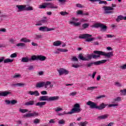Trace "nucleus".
Here are the masks:
<instances>
[{"mask_svg": "<svg viewBox=\"0 0 126 126\" xmlns=\"http://www.w3.org/2000/svg\"><path fill=\"white\" fill-rule=\"evenodd\" d=\"M62 45V41L60 40H57L54 42H53V46H55V47H59Z\"/></svg>", "mask_w": 126, "mask_h": 126, "instance_id": "obj_20", "label": "nucleus"}, {"mask_svg": "<svg viewBox=\"0 0 126 126\" xmlns=\"http://www.w3.org/2000/svg\"><path fill=\"white\" fill-rule=\"evenodd\" d=\"M19 112L22 113V114H24L25 113H26V112H28V109H22L20 108L19 109Z\"/></svg>", "mask_w": 126, "mask_h": 126, "instance_id": "obj_36", "label": "nucleus"}, {"mask_svg": "<svg viewBox=\"0 0 126 126\" xmlns=\"http://www.w3.org/2000/svg\"><path fill=\"white\" fill-rule=\"evenodd\" d=\"M10 94H11V92L8 91L0 92V96H3L4 97H6V96H8Z\"/></svg>", "mask_w": 126, "mask_h": 126, "instance_id": "obj_14", "label": "nucleus"}, {"mask_svg": "<svg viewBox=\"0 0 126 126\" xmlns=\"http://www.w3.org/2000/svg\"><path fill=\"white\" fill-rule=\"evenodd\" d=\"M106 36L107 37V38H113V37H114V35L107 34Z\"/></svg>", "mask_w": 126, "mask_h": 126, "instance_id": "obj_63", "label": "nucleus"}, {"mask_svg": "<svg viewBox=\"0 0 126 126\" xmlns=\"http://www.w3.org/2000/svg\"><path fill=\"white\" fill-rule=\"evenodd\" d=\"M101 31H103L105 32L107 31V26L104 25V24H101V26H100Z\"/></svg>", "mask_w": 126, "mask_h": 126, "instance_id": "obj_21", "label": "nucleus"}, {"mask_svg": "<svg viewBox=\"0 0 126 126\" xmlns=\"http://www.w3.org/2000/svg\"><path fill=\"white\" fill-rule=\"evenodd\" d=\"M21 75L20 74H16L13 76V78H18V77H20Z\"/></svg>", "mask_w": 126, "mask_h": 126, "instance_id": "obj_55", "label": "nucleus"}, {"mask_svg": "<svg viewBox=\"0 0 126 126\" xmlns=\"http://www.w3.org/2000/svg\"><path fill=\"white\" fill-rule=\"evenodd\" d=\"M28 93L30 95H34L36 97L40 95V94L38 91H34V92L30 91L28 92Z\"/></svg>", "mask_w": 126, "mask_h": 126, "instance_id": "obj_13", "label": "nucleus"}, {"mask_svg": "<svg viewBox=\"0 0 126 126\" xmlns=\"http://www.w3.org/2000/svg\"><path fill=\"white\" fill-rule=\"evenodd\" d=\"M107 62L106 60L99 61L95 62H92L90 63H88L86 65V66L87 67H90L91 66H93V64L94 65H99L102 63H105Z\"/></svg>", "mask_w": 126, "mask_h": 126, "instance_id": "obj_9", "label": "nucleus"}, {"mask_svg": "<svg viewBox=\"0 0 126 126\" xmlns=\"http://www.w3.org/2000/svg\"><path fill=\"white\" fill-rule=\"evenodd\" d=\"M89 27V24L85 23L82 25V27L83 28V29H86V28H88Z\"/></svg>", "mask_w": 126, "mask_h": 126, "instance_id": "obj_33", "label": "nucleus"}, {"mask_svg": "<svg viewBox=\"0 0 126 126\" xmlns=\"http://www.w3.org/2000/svg\"><path fill=\"white\" fill-rule=\"evenodd\" d=\"M25 10L26 11H30V10H33V7L31 6H26V5H25Z\"/></svg>", "mask_w": 126, "mask_h": 126, "instance_id": "obj_32", "label": "nucleus"}, {"mask_svg": "<svg viewBox=\"0 0 126 126\" xmlns=\"http://www.w3.org/2000/svg\"><path fill=\"white\" fill-rule=\"evenodd\" d=\"M41 38H43V36L41 34H35L34 39H36V40H38V39H41Z\"/></svg>", "mask_w": 126, "mask_h": 126, "instance_id": "obj_34", "label": "nucleus"}, {"mask_svg": "<svg viewBox=\"0 0 126 126\" xmlns=\"http://www.w3.org/2000/svg\"><path fill=\"white\" fill-rule=\"evenodd\" d=\"M72 67H75V68H78L79 67V65L78 64H72Z\"/></svg>", "mask_w": 126, "mask_h": 126, "instance_id": "obj_59", "label": "nucleus"}, {"mask_svg": "<svg viewBox=\"0 0 126 126\" xmlns=\"http://www.w3.org/2000/svg\"><path fill=\"white\" fill-rule=\"evenodd\" d=\"M105 97H106L105 95H99L96 97V99H101V98H105Z\"/></svg>", "mask_w": 126, "mask_h": 126, "instance_id": "obj_48", "label": "nucleus"}, {"mask_svg": "<svg viewBox=\"0 0 126 126\" xmlns=\"http://www.w3.org/2000/svg\"><path fill=\"white\" fill-rule=\"evenodd\" d=\"M17 103V100H11V105H15Z\"/></svg>", "mask_w": 126, "mask_h": 126, "instance_id": "obj_46", "label": "nucleus"}, {"mask_svg": "<svg viewBox=\"0 0 126 126\" xmlns=\"http://www.w3.org/2000/svg\"><path fill=\"white\" fill-rule=\"evenodd\" d=\"M76 94H77V92H73L70 93L69 94V96H75Z\"/></svg>", "mask_w": 126, "mask_h": 126, "instance_id": "obj_42", "label": "nucleus"}, {"mask_svg": "<svg viewBox=\"0 0 126 126\" xmlns=\"http://www.w3.org/2000/svg\"><path fill=\"white\" fill-rule=\"evenodd\" d=\"M121 68H122V69H126V64L123 65V66H121Z\"/></svg>", "mask_w": 126, "mask_h": 126, "instance_id": "obj_64", "label": "nucleus"}, {"mask_svg": "<svg viewBox=\"0 0 126 126\" xmlns=\"http://www.w3.org/2000/svg\"><path fill=\"white\" fill-rule=\"evenodd\" d=\"M60 99V96H50L43 95L40 96L39 98V101H48L50 102L51 101H58Z\"/></svg>", "mask_w": 126, "mask_h": 126, "instance_id": "obj_3", "label": "nucleus"}, {"mask_svg": "<svg viewBox=\"0 0 126 126\" xmlns=\"http://www.w3.org/2000/svg\"><path fill=\"white\" fill-rule=\"evenodd\" d=\"M97 88H98L97 87H91L90 88H88L87 90L92 91V90H94V89H97Z\"/></svg>", "mask_w": 126, "mask_h": 126, "instance_id": "obj_39", "label": "nucleus"}, {"mask_svg": "<svg viewBox=\"0 0 126 126\" xmlns=\"http://www.w3.org/2000/svg\"><path fill=\"white\" fill-rule=\"evenodd\" d=\"M125 20V17L123 16V15H119L117 17V18L116 19L117 22H120L121 20Z\"/></svg>", "mask_w": 126, "mask_h": 126, "instance_id": "obj_22", "label": "nucleus"}, {"mask_svg": "<svg viewBox=\"0 0 126 126\" xmlns=\"http://www.w3.org/2000/svg\"><path fill=\"white\" fill-rule=\"evenodd\" d=\"M21 62L22 63H29L30 62V59L28 57H23L22 58Z\"/></svg>", "mask_w": 126, "mask_h": 126, "instance_id": "obj_19", "label": "nucleus"}, {"mask_svg": "<svg viewBox=\"0 0 126 126\" xmlns=\"http://www.w3.org/2000/svg\"><path fill=\"white\" fill-rule=\"evenodd\" d=\"M51 82L50 81H47L46 82H38L36 83L35 85V87L36 88H42V87H44V88H48V85H50Z\"/></svg>", "mask_w": 126, "mask_h": 126, "instance_id": "obj_8", "label": "nucleus"}, {"mask_svg": "<svg viewBox=\"0 0 126 126\" xmlns=\"http://www.w3.org/2000/svg\"><path fill=\"white\" fill-rule=\"evenodd\" d=\"M87 105L88 106H90V108H91V109H97V110H104V109L108 106V104H105L104 102L100 104L99 106H97L96 103L91 101H89L87 102Z\"/></svg>", "mask_w": 126, "mask_h": 126, "instance_id": "obj_2", "label": "nucleus"}, {"mask_svg": "<svg viewBox=\"0 0 126 126\" xmlns=\"http://www.w3.org/2000/svg\"><path fill=\"white\" fill-rule=\"evenodd\" d=\"M35 104V101L34 100H31L28 101L25 103V106H33Z\"/></svg>", "mask_w": 126, "mask_h": 126, "instance_id": "obj_18", "label": "nucleus"}, {"mask_svg": "<svg viewBox=\"0 0 126 126\" xmlns=\"http://www.w3.org/2000/svg\"><path fill=\"white\" fill-rule=\"evenodd\" d=\"M56 112H60V111H63V108H61L60 107H57L55 109Z\"/></svg>", "mask_w": 126, "mask_h": 126, "instance_id": "obj_56", "label": "nucleus"}, {"mask_svg": "<svg viewBox=\"0 0 126 126\" xmlns=\"http://www.w3.org/2000/svg\"><path fill=\"white\" fill-rule=\"evenodd\" d=\"M46 104H47V102L42 101L40 102H37L36 103L35 106H38V107H40V108H43V106H45Z\"/></svg>", "mask_w": 126, "mask_h": 126, "instance_id": "obj_17", "label": "nucleus"}, {"mask_svg": "<svg viewBox=\"0 0 126 126\" xmlns=\"http://www.w3.org/2000/svg\"><path fill=\"white\" fill-rule=\"evenodd\" d=\"M82 109L80 108V105L79 103H76L74 104L73 108L68 114H73V113H80Z\"/></svg>", "mask_w": 126, "mask_h": 126, "instance_id": "obj_7", "label": "nucleus"}, {"mask_svg": "<svg viewBox=\"0 0 126 126\" xmlns=\"http://www.w3.org/2000/svg\"><path fill=\"white\" fill-rule=\"evenodd\" d=\"M58 8V6H55V4L53 3H43L42 5H40L39 8Z\"/></svg>", "mask_w": 126, "mask_h": 126, "instance_id": "obj_6", "label": "nucleus"}, {"mask_svg": "<svg viewBox=\"0 0 126 126\" xmlns=\"http://www.w3.org/2000/svg\"><path fill=\"white\" fill-rule=\"evenodd\" d=\"M33 68H34V66H33V65H31V66H29L28 69H29V70H32V69H33Z\"/></svg>", "mask_w": 126, "mask_h": 126, "instance_id": "obj_60", "label": "nucleus"}, {"mask_svg": "<svg viewBox=\"0 0 126 126\" xmlns=\"http://www.w3.org/2000/svg\"><path fill=\"white\" fill-rule=\"evenodd\" d=\"M41 95H47L48 94V93L46 91H43L41 92Z\"/></svg>", "mask_w": 126, "mask_h": 126, "instance_id": "obj_53", "label": "nucleus"}, {"mask_svg": "<svg viewBox=\"0 0 126 126\" xmlns=\"http://www.w3.org/2000/svg\"><path fill=\"white\" fill-rule=\"evenodd\" d=\"M30 62H32V61H38V56H36V55H33L32 56L31 58H30Z\"/></svg>", "mask_w": 126, "mask_h": 126, "instance_id": "obj_24", "label": "nucleus"}, {"mask_svg": "<svg viewBox=\"0 0 126 126\" xmlns=\"http://www.w3.org/2000/svg\"><path fill=\"white\" fill-rule=\"evenodd\" d=\"M103 3H104L105 4H107V1H99V4H103Z\"/></svg>", "mask_w": 126, "mask_h": 126, "instance_id": "obj_52", "label": "nucleus"}, {"mask_svg": "<svg viewBox=\"0 0 126 126\" xmlns=\"http://www.w3.org/2000/svg\"><path fill=\"white\" fill-rule=\"evenodd\" d=\"M80 24H81V23H79V22H77V23H74V25L75 26H79V25H80Z\"/></svg>", "mask_w": 126, "mask_h": 126, "instance_id": "obj_62", "label": "nucleus"}, {"mask_svg": "<svg viewBox=\"0 0 126 126\" xmlns=\"http://www.w3.org/2000/svg\"><path fill=\"white\" fill-rule=\"evenodd\" d=\"M77 14L79 15H83V11L82 10H78L77 12Z\"/></svg>", "mask_w": 126, "mask_h": 126, "instance_id": "obj_50", "label": "nucleus"}, {"mask_svg": "<svg viewBox=\"0 0 126 126\" xmlns=\"http://www.w3.org/2000/svg\"><path fill=\"white\" fill-rule=\"evenodd\" d=\"M117 6V4H112V6H104L103 7V8L104 9V14H109V13H114L113 11H110V10H114L115 8L114 7H116Z\"/></svg>", "mask_w": 126, "mask_h": 126, "instance_id": "obj_4", "label": "nucleus"}, {"mask_svg": "<svg viewBox=\"0 0 126 126\" xmlns=\"http://www.w3.org/2000/svg\"><path fill=\"white\" fill-rule=\"evenodd\" d=\"M5 102L7 105H9V104H11V101L9 100H6Z\"/></svg>", "mask_w": 126, "mask_h": 126, "instance_id": "obj_61", "label": "nucleus"}, {"mask_svg": "<svg viewBox=\"0 0 126 126\" xmlns=\"http://www.w3.org/2000/svg\"><path fill=\"white\" fill-rule=\"evenodd\" d=\"M71 61H72L73 62H78V59H77V58H76V57H73Z\"/></svg>", "mask_w": 126, "mask_h": 126, "instance_id": "obj_47", "label": "nucleus"}, {"mask_svg": "<svg viewBox=\"0 0 126 126\" xmlns=\"http://www.w3.org/2000/svg\"><path fill=\"white\" fill-rule=\"evenodd\" d=\"M57 51H59L60 52H62L63 53H64V52H67L68 50L67 49H61V48H59V49H57Z\"/></svg>", "mask_w": 126, "mask_h": 126, "instance_id": "obj_37", "label": "nucleus"}, {"mask_svg": "<svg viewBox=\"0 0 126 126\" xmlns=\"http://www.w3.org/2000/svg\"><path fill=\"white\" fill-rule=\"evenodd\" d=\"M101 23H96L94 25V28H99V27H101Z\"/></svg>", "mask_w": 126, "mask_h": 126, "instance_id": "obj_31", "label": "nucleus"}, {"mask_svg": "<svg viewBox=\"0 0 126 126\" xmlns=\"http://www.w3.org/2000/svg\"><path fill=\"white\" fill-rule=\"evenodd\" d=\"M32 117V113H27V114L24 115V118H31Z\"/></svg>", "mask_w": 126, "mask_h": 126, "instance_id": "obj_38", "label": "nucleus"}, {"mask_svg": "<svg viewBox=\"0 0 126 126\" xmlns=\"http://www.w3.org/2000/svg\"><path fill=\"white\" fill-rule=\"evenodd\" d=\"M12 86H19L20 87H22V86H25V84L18 83L17 84H13L12 85Z\"/></svg>", "mask_w": 126, "mask_h": 126, "instance_id": "obj_26", "label": "nucleus"}, {"mask_svg": "<svg viewBox=\"0 0 126 126\" xmlns=\"http://www.w3.org/2000/svg\"><path fill=\"white\" fill-rule=\"evenodd\" d=\"M78 59H80L81 61H88V59H86L83 57V55L81 54H79L78 57Z\"/></svg>", "mask_w": 126, "mask_h": 126, "instance_id": "obj_23", "label": "nucleus"}, {"mask_svg": "<svg viewBox=\"0 0 126 126\" xmlns=\"http://www.w3.org/2000/svg\"><path fill=\"white\" fill-rule=\"evenodd\" d=\"M91 37H92L91 34L86 33L81 34L79 36V39H86V42H92V41H94V40H95V38H91Z\"/></svg>", "mask_w": 126, "mask_h": 126, "instance_id": "obj_5", "label": "nucleus"}, {"mask_svg": "<svg viewBox=\"0 0 126 126\" xmlns=\"http://www.w3.org/2000/svg\"><path fill=\"white\" fill-rule=\"evenodd\" d=\"M40 122H41V120L37 118L34 119L33 121V124H34V125H38V124H39Z\"/></svg>", "mask_w": 126, "mask_h": 126, "instance_id": "obj_28", "label": "nucleus"}, {"mask_svg": "<svg viewBox=\"0 0 126 126\" xmlns=\"http://www.w3.org/2000/svg\"><path fill=\"white\" fill-rule=\"evenodd\" d=\"M39 116V113L37 112H33L32 113V117H37Z\"/></svg>", "mask_w": 126, "mask_h": 126, "instance_id": "obj_41", "label": "nucleus"}, {"mask_svg": "<svg viewBox=\"0 0 126 126\" xmlns=\"http://www.w3.org/2000/svg\"><path fill=\"white\" fill-rule=\"evenodd\" d=\"M13 62V60L8 58L4 60V63H12Z\"/></svg>", "mask_w": 126, "mask_h": 126, "instance_id": "obj_27", "label": "nucleus"}, {"mask_svg": "<svg viewBox=\"0 0 126 126\" xmlns=\"http://www.w3.org/2000/svg\"><path fill=\"white\" fill-rule=\"evenodd\" d=\"M21 42H24V43H30V42H31V40L25 37H24L21 39Z\"/></svg>", "mask_w": 126, "mask_h": 126, "instance_id": "obj_25", "label": "nucleus"}, {"mask_svg": "<svg viewBox=\"0 0 126 126\" xmlns=\"http://www.w3.org/2000/svg\"><path fill=\"white\" fill-rule=\"evenodd\" d=\"M57 71L59 72L60 76L63 75V74L66 75L69 73V71L68 70L63 68H60L57 70Z\"/></svg>", "mask_w": 126, "mask_h": 126, "instance_id": "obj_10", "label": "nucleus"}, {"mask_svg": "<svg viewBox=\"0 0 126 126\" xmlns=\"http://www.w3.org/2000/svg\"><path fill=\"white\" fill-rule=\"evenodd\" d=\"M115 101H122L121 97L118 96L115 99Z\"/></svg>", "mask_w": 126, "mask_h": 126, "instance_id": "obj_57", "label": "nucleus"}, {"mask_svg": "<svg viewBox=\"0 0 126 126\" xmlns=\"http://www.w3.org/2000/svg\"><path fill=\"white\" fill-rule=\"evenodd\" d=\"M87 124H88V122H87V121H85L84 122H81L79 123V125L80 126H86V125H87Z\"/></svg>", "mask_w": 126, "mask_h": 126, "instance_id": "obj_30", "label": "nucleus"}, {"mask_svg": "<svg viewBox=\"0 0 126 126\" xmlns=\"http://www.w3.org/2000/svg\"><path fill=\"white\" fill-rule=\"evenodd\" d=\"M39 30L40 31H42V32H48L49 31H53V30H55L54 28H48L47 27L44 26V27H41L39 28Z\"/></svg>", "mask_w": 126, "mask_h": 126, "instance_id": "obj_11", "label": "nucleus"}, {"mask_svg": "<svg viewBox=\"0 0 126 126\" xmlns=\"http://www.w3.org/2000/svg\"><path fill=\"white\" fill-rule=\"evenodd\" d=\"M58 124L59 125H64L65 124V121L63 119L60 120L58 121Z\"/></svg>", "mask_w": 126, "mask_h": 126, "instance_id": "obj_35", "label": "nucleus"}, {"mask_svg": "<svg viewBox=\"0 0 126 126\" xmlns=\"http://www.w3.org/2000/svg\"><path fill=\"white\" fill-rule=\"evenodd\" d=\"M16 6L18 8V12L25 11V5H17Z\"/></svg>", "mask_w": 126, "mask_h": 126, "instance_id": "obj_12", "label": "nucleus"}, {"mask_svg": "<svg viewBox=\"0 0 126 126\" xmlns=\"http://www.w3.org/2000/svg\"><path fill=\"white\" fill-rule=\"evenodd\" d=\"M60 14L63 16H64V15H67V14H68V13L66 12L62 11L60 12Z\"/></svg>", "mask_w": 126, "mask_h": 126, "instance_id": "obj_43", "label": "nucleus"}, {"mask_svg": "<svg viewBox=\"0 0 126 126\" xmlns=\"http://www.w3.org/2000/svg\"><path fill=\"white\" fill-rule=\"evenodd\" d=\"M9 41L11 44H15L16 42L15 39H14L13 38H10Z\"/></svg>", "mask_w": 126, "mask_h": 126, "instance_id": "obj_45", "label": "nucleus"}, {"mask_svg": "<svg viewBox=\"0 0 126 126\" xmlns=\"http://www.w3.org/2000/svg\"><path fill=\"white\" fill-rule=\"evenodd\" d=\"M94 56V54H88V56H87V58L88 59V61H89V60H91L93 58V57Z\"/></svg>", "mask_w": 126, "mask_h": 126, "instance_id": "obj_40", "label": "nucleus"}, {"mask_svg": "<svg viewBox=\"0 0 126 126\" xmlns=\"http://www.w3.org/2000/svg\"><path fill=\"white\" fill-rule=\"evenodd\" d=\"M119 106V105L118 104L108 105L109 108H111V107H116V106Z\"/></svg>", "mask_w": 126, "mask_h": 126, "instance_id": "obj_49", "label": "nucleus"}, {"mask_svg": "<svg viewBox=\"0 0 126 126\" xmlns=\"http://www.w3.org/2000/svg\"><path fill=\"white\" fill-rule=\"evenodd\" d=\"M77 7H80V8H82V7H84V6L82 5H81V4H79V3H77L76 4Z\"/></svg>", "mask_w": 126, "mask_h": 126, "instance_id": "obj_54", "label": "nucleus"}, {"mask_svg": "<svg viewBox=\"0 0 126 126\" xmlns=\"http://www.w3.org/2000/svg\"><path fill=\"white\" fill-rule=\"evenodd\" d=\"M120 92H121V93H122L123 95H124V96H126V89L121 90Z\"/></svg>", "mask_w": 126, "mask_h": 126, "instance_id": "obj_44", "label": "nucleus"}, {"mask_svg": "<svg viewBox=\"0 0 126 126\" xmlns=\"http://www.w3.org/2000/svg\"><path fill=\"white\" fill-rule=\"evenodd\" d=\"M94 54H95V55H94L93 59H97V58H100V56H104V57L108 58V59H110V58H112V57L114 56L113 52L106 53L101 51H94Z\"/></svg>", "mask_w": 126, "mask_h": 126, "instance_id": "obj_1", "label": "nucleus"}, {"mask_svg": "<svg viewBox=\"0 0 126 126\" xmlns=\"http://www.w3.org/2000/svg\"><path fill=\"white\" fill-rule=\"evenodd\" d=\"M108 118H109V115L105 114L98 116L97 119V120H106V119H108Z\"/></svg>", "mask_w": 126, "mask_h": 126, "instance_id": "obj_15", "label": "nucleus"}, {"mask_svg": "<svg viewBox=\"0 0 126 126\" xmlns=\"http://www.w3.org/2000/svg\"><path fill=\"white\" fill-rule=\"evenodd\" d=\"M17 47H22V48H25V43H19L16 44Z\"/></svg>", "mask_w": 126, "mask_h": 126, "instance_id": "obj_29", "label": "nucleus"}, {"mask_svg": "<svg viewBox=\"0 0 126 126\" xmlns=\"http://www.w3.org/2000/svg\"><path fill=\"white\" fill-rule=\"evenodd\" d=\"M40 21L41 23V24H43L44 23H47V20H41Z\"/></svg>", "mask_w": 126, "mask_h": 126, "instance_id": "obj_58", "label": "nucleus"}, {"mask_svg": "<svg viewBox=\"0 0 126 126\" xmlns=\"http://www.w3.org/2000/svg\"><path fill=\"white\" fill-rule=\"evenodd\" d=\"M46 60H47V57H46V56L38 55L37 61H41V62H43L44 61H46Z\"/></svg>", "mask_w": 126, "mask_h": 126, "instance_id": "obj_16", "label": "nucleus"}, {"mask_svg": "<svg viewBox=\"0 0 126 126\" xmlns=\"http://www.w3.org/2000/svg\"><path fill=\"white\" fill-rule=\"evenodd\" d=\"M17 54L16 53H13L10 55V58H16Z\"/></svg>", "mask_w": 126, "mask_h": 126, "instance_id": "obj_51", "label": "nucleus"}]
</instances>
